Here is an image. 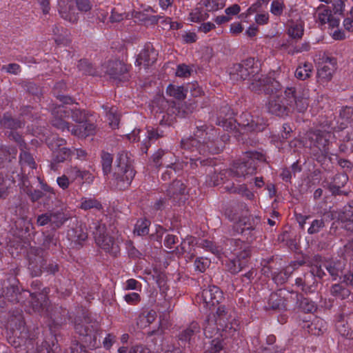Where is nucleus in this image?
<instances>
[{"label": "nucleus", "instance_id": "e433bc0d", "mask_svg": "<svg viewBox=\"0 0 353 353\" xmlns=\"http://www.w3.org/2000/svg\"><path fill=\"white\" fill-rule=\"evenodd\" d=\"M50 213L51 226L53 229L60 228L69 219V216L62 210H57Z\"/></svg>", "mask_w": 353, "mask_h": 353}, {"label": "nucleus", "instance_id": "39448f33", "mask_svg": "<svg viewBox=\"0 0 353 353\" xmlns=\"http://www.w3.org/2000/svg\"><path fill=\"white\" fill-rule=\"evenodd\" d=\"M248 206L245 203H240L225 212L227 217L234 223V228L236 233L244 234H250L254 230L253 223L250 221Z\"/></svg>", "mask_w": 353, "mask_h": 353}, {"label": "nucleus", "instance_id": "de8ad7c7", "mask_svg": "<svg viewBox=\"0 0 353 353\" xmlns=\"http://www.w3.org/2000/svg\"><path fill=\"white\" fill-rule=\"evenodd\" d=\"M71 157L72 149L65 148L64 145L54 153V160L58 163L63 162Z\"/></svg>", "mask_w": 353, "mask_h": 353}, {"label": "nucleus", "instance_id": "cd10ccee", "mask_svg": "<svg viewBox=\"0 0 353 353\" xmlns=\"http://www.w3.org/2000/svg\"><path fill=\"white\" fill-rule=\"evenodd\" d=\"M219 325L216 322L215 316L208 317L203 324V332L207 338H214L220 336L223 338H227L222 336L223 332L219 329Z\"/></svg>", "mask_w": 353, "mask_h": 353}, {"label": "nucleus", "instance_id": "c03bdc74", "mask_svg": "<svg viewBox=\"0 0 353 353\" xmlns=\"http://www.w3.org/2000/svg\"><path fill=\"white\" fill-rule=\"evenodd\" d=\"M166 92L168 94L179 100L184 99L187 94V90L183 86L174 85H169Z\"/></svg>", "mask_w": 353, "mask_h": 353}, {"label": "nucleus", "instance_id": "6e6d98bb", "mask_svg": "<svg viewBox=\"0 0 353 353\" xmlns=\"http://www.w3.org/2000/svg\"><path fill=\"white\" fill-rule=\"evenodd\" d=\"M64 173L70 181L73 182L81 178V170L77 166H70L64 170Z\"/></svg>", "mask_w": 353, "mask_h": 353}, {"label": "nucleus", "instance_id": "37998d69", "mask_svg": "<svg viewBox=\"0 0 353 353\" xmlns=\"http://www.w3.org/2000/svg\"><path fill=\"white\" fill-rule=\"evenodd\" d=\"M312 69L313 66L311 63H305L296 69L294 75L299 80H305L310 77Z\"/></svg>", "mask_w": 353, "mask_h": 353}, {"label": "nucleus", "instance_id": "f257e3e1", "mask_svg": "<svg viewBox=\"0 0 353 353\" xmlns=\"http://www.w3.org/2000/svg\"><path fill=\"white\" fill-rule=\"evenodd\" d=\"M267 105L269 112L278 117L288 115L290 109L303 112L309 105V90L301 85L287 88L284 91L281 86L274 89Z\"/></svg>", "mask_w": 353, "mask_h": 353}, {"label": "nucleus", "instance_id": "58836bf2", "mask_svg": "<svg viewBox=\"0 0 353 353\" xmlns=\"http://www.w3.org/2000/svg\"><path fill=\"white\" fill-rule=\"evenodd\" d=\"M79 208L83 210H88L90 209L101 210L102 205L94 197H82L80 200Z\"/></svg>", "mask_w": 353, "mask_h": 353}, {"label": "nucleus", "instance_id": "423d86ee", "mask_svg": "<svg viewBox=\"0 0 353 353\" xmlns=\"http://www.w3.org/2000/svg\"><path fill=\"white\" fill-rule=\"evenodd\" d=\"M265 161V156L258 152H247L244 157L234 163L231 170H228L230 176L236 177H245L255 173L258 161Z\"/></svg>", "mask_w": 353, "mask_h": 353}, {"label": "nucleus", "instance_id": "09e8293b", "mask_svg": "<svg viewBox=\"0 0 353 353\" xmlns=\"http://www.w3.org/2000/svg\"><path fill=\"white\" fill-rule=\"evenodd\" d=\"M47 144L49 148L52 151L53 154L55 153L60 148L65 145V141L57 136H52L47 139Z\"/></svg>", "mask_w": 353, "mask_h": 353}, {"label": "nucleus", "instance_id": "1a4fd4ad", "mask_svg": "<svg viewBox=\"0 0 353 353\" xmlns=\"http://www.w3.org/2000/svg\"><path fill=\"white\" fill-rule=\"evenodd\" d=\"M59 13L62 19L70 23H76L79 19V12L91 10L90 0H58Z\"/></svg>", "mask_w": 353, "mask_h": 353}, {"label": "nucleus", "instance_id": "b1692460", "mask_svg": "<svg viewBox=\"0 0 353 353\" xmlns=\"http://www.w3.org/2000/svg\"><path fill=\"white\" fill-rule=\"evenodd\" d=\"M233 112L228 105L223 106L219 113L216 124L222 126L225 130H232L236 128V120L233 119Z\"/></svg>", "mask_w": 353, "mask_h": 353}, {"label": "nucleus", "instance_id": "69168bd1", "mask_svg": "<svg viewBox=\"0 0 353 353\" xmlns=\"http://www.w3.org/2000/svg\"><path fill=\"white\" fill-rule=\"evenodd\" d=\"M37 223L39 226H44L48 224L51 225L50 213L47 212L38 216Z\"/></svg>", "mask_w": 353, "mask_h": 353}, {"label": "nucleus", "instance_id": "f03ea898", "mask_svg": "<svg viewBox=\"0 0 353 353\" xmlns=\"http://www.w3.org/2000/svg\"><path fill=\"white\" fill-rule=\"evenodd\" d=\"M196 129L194 137H190L183 139L181 143L182 148L196 153L190 157L191 166L193 164L197 166L198 161L201 164L205 162V160L196 157L197 153L203 155L207 152L218 153L223 148L222 144L218 145L216 143L218 137H216V130L215 129L210 128L207 131L208 128L205 125H198Z\"/></svg>", "mask_w": 353, "mask_h": 353}, {"label": "nucleus", "instance_id": "412c9836", "mask_svg": "<svg viewBox=\"0 0 353 353\" xmlns=\"http://www.w3.org/2000/svg\"><path fill=\"white\" fill-rule=\"evenodd\" d=\"M336 62L334 59H326V60L318 68L317 78L319 82L324 83L331 80L336 68Z\"/></svg>", "mask_w": 353, "mask_h": 353}, {"label": "nucleus", "instance_id": "49530a36", "mask_svg": "<svg viewBox=\"0 0 353 353\" xmlns=\"http://www.w3.org/2000/svg\"><path fill=\"white\" fill-rule=\"evenodd\" d=\"M229 260L227 267L228 270L232 274L239 272L245 265L244 261H239L236 257L229 256Z\"/></svg>", "mask_w": 353, "mask_h": 353}, {"label": "nucleus", "instance_id": "7c9ffc66", "mask_svg": "<svg viewBox=\"0 0 353 353\" xmlns=\"http://www.w3.org/2000/svg\"><path fill=\"white\" fill-rule=\"evenodd\" d=\"M331 296L336 299L345 300L352 294L350 290L342 285V283H335L330 286L329 290Z\"/></svg>", "mask_w": 353, "mask_h": 353}, {"label": "nucleus", "instance_id": "c756f323", "mask_svg": "<svg viewBox=\"0 0 353 353\" xmlns=\"http://www.w3.org/2000/svg\"><path fill=\"white\" fill-rule=\"evenodd\" d=\"M0 124L5 128L10 130L9 132H6V134L10 139L13 140V137L12 136H9L11 132L17 133L14 130L18 128H21L24 125V123L19 119H14L9 114H5L0 119Z\"/></svg>", "mask_w": 353, "mask_h": 353}, {"label": "nucleus", "instance_id": "052dcab7", "mask_svg": "<svg viewBox=\"0 0 353 353\" xmlns=\"http://www.w3.org/2000/svg\"><path fill=\"white\" fill-rule=\"evenodd\" d=\"M344 322V316L343 314H341L339 316V320L336 323V327L339 332L343 336L347 335L348 334V327L345 325Z\"/></svg>", "mask_w": 353, "mask_h": 353}, {"label": "nucleus", "instance_id": "4be33fe9", "mask_svg": "<svg viewBox=\"0 0 353 353\" xmlns=\"http://www.w3.org/2000/svg\"><path fill=\"white\" fill-rule=\"evenodd\" d=\"M238 124L241 130L247 132H260L264 129V123L254 121L249 112L242 113L239 119Z\"/></svg>", "mask_w": 353, "mask_h": 353}, {"label": "nucleus", "instance_id": "0eeeda50", "mask_svg": "<svg viewBox=\"0 0 353 353\" xmlns=\"http://www.w3.org/2000/svg\"><path fill=\"white\" fill-rule=\"evenodd\" d=\"M314 263L311 267V273L312 275L322 279L325 275V271L323 268L328 272L333 281L337 280L341 277L345 269V262L343 260L327 261L323 259L321 256L316 255L314 258Z\"/></svg>", "mask_w": 353, "mask_h": 353}, {"label": "nucleus", "instance_id": "bf43d9fd", "mask_svg": "<svg viewBox=\"0 0 353 353\" xmlns=\"http://www.w3.org/2000/svg\"><path fill=\"white\" fill-rule=\"evenodd\" d=\"M284 9V4L280 1H273L270 6V12L274 15L279 16L282 14Z\"/></svg>", "mask_w": 353, "mask_h": 353}, {"label": "nucleus", "instance_id": "4468645a", "mask_svg": "<svg viewBox=\"0 0 353 353\" xmlns=\"http://www.w3.org/2000/svg\"><path fill=\"white\" fill-rule=\"evenodd\" d=\"M223 299L222 291L215 285H209L197 294L196 301L204 310L210 309Z\"/></svg>", "mask_w": 353, "mask_h": 353}, {"label": "nucleus", "instance_id": "79ce46f5", "mask_svg": "<svg viewBox=\"0 0 353 353\" xmlns=\"http://www.w3.org/2000/svg\"><path fill=\"white\" fill-rule=\"evenodd\" d=\"M304 24L302 21L292 22L288 28V34L293 39H301L303 35Z\"/></svg>", "mask_w": 353, "mask_h": 353}, {"label": "nucleus", "instance_id": "dca6fc26", "mask_svg": "<svg viewBox=\"0 0 353 353\" xmlns=\"http://www.w3.org/2000/svg\"><path fill=\"white\" fill-rule=\"evenodd\" d=\"M254 64V59L250 58L242 63L234 65L229 72L230 80L236 82L246 79L250 74L255 72V70L253 68Z\"/></svg>", "mask_w": 353, "mask_h": 353}, {"label": "nucleus", "instance_id": "e2e57ef3", "mask_svg": "<svg viewBox=\"0 0 353 353\" xmlns=\"http://www.w3.org/2000/svg\"><path fill=\"white\" fill-rule=\"evenodd\" d=\"M191 74L189 67L185 64L179 65L176 71V75L180 77H187Z\"/></svg>", "mask_w": 353, "mask_h": 353}, {"label": "nucleus", "instance_id": "2f4dec72", "mask_svg": "<svg viewBox=\"0 0 353 353\" xmlns=\"http://www.w3.org/2000/svg\"><path fill=\"white\" fill-rule=\"evenodd\" d=\"M185 192V186L181 181H174L167 189L168 196L173 199L174 201H180L179 196L183 195Z\"/></svg>", "mask_w": 353, "mask_h": 353}, {"label": "nucleus", "instance_id": "603ef678", "mask_svg": "<svg viewBox=\"0 0 353 353\" xmlns=\"http://www.w3.org/2000/svg\"><path fill=\"white\" fill-rule=\"evenodd\" d=\"M112 156L108 152H103L101 154V165L103 172L105 174H108L110 172L112 163Z\"/></svg>", "mask_w": 353, "mask_h": 353}, {"label": "nucleus", "instance_id": "9b49d317", "mask_svg": "<svg viewBox=\"0 0 353 353\" xmlns=\"http://www.w3.org/2000/svg\"><path fill=\"white\" fill-rule=\"evenodd\" d=\"M90 230H92L96 243L101 249L113 255L119 252V246L114 239L106 234L105 226L98 221L93 222L90 225Z\"/></svg>", "mask_w": 353, "mask_h": 353}, {"label": "nucleus", "instance_id": "f3484780", "mask_svg": "<svg viewBox=\"0 0 353 353\" xmlns=\"http://www.w3.org/2000/svg\"><path fill=\"white\" fill-rule=\"evenodd\" d=\"M163 128H165V126L162 124L157 128H146V131L143 132L144 138L141 141V147L140 148L142 152L146 153L152 143L164 136L165 130Z\"/></svg>", "mask_w": 353, "mask_h": 353}, {"label": "nucleus", "instance_id": "a19ab883", "mask_svg": "<svg viewBox=\"0 0 353 353\" xmlns=\"http://www.w3.org/2000/svg\"><path fill=\"white\" fill-rule=\"evenodd\" d=\"M106 111V117L109 121V125L113 129L119 127V116L117 112V108L114 107L103 106Z\"/></svg>", "mask_w": 353, "mask_h": 353}, {"label": "nucleus", "instance_id": "5701e85b", "mask_svg": "<svg viewBox=\"0 0 353 353\" xmlns=\"http://www.w3.org/2000/svg\"><path fill=\"white\" fill-rule=\"evenodd\" d=\"M9 136H12L13 137V140L16 141L21 151L19 156L20 163L21 165H28L31 169L34 168L35 162L34 159L28 152L25 150L26 144L22 140L21 135L19 133H14L11 132Z\"/></svg>", "mask_w": 353, "mask_h": 353}, {"label": "nucleus", "instance_id": "4d7b16f0", "mask_svg": "<svg viewBox=\"0 0 353 353\" xmlns=\"http://www.w3.org/2000/svg\"><path fill=\"white\" fill-rule=\"evenodd\" d=\"M325 227V223L324 221L321 219H314L312 221L310 226L309 227L307 230V232L310 234H316L320 230Z\"/></svg>", "mask_w": 353, "mask_h": 353}, {"label": "nucleus", "instance_id": "8fccbe9b", "mask_svg": "<svg viewBox=\"0 0 353 353\" xmlns=\"http://www.w3.org/2000/svg\"><path fill=\"white\" fill-rule=\"evenodd\" d=\"M347 181V176L345 174H336L334 179L333 184L331 185L330 189L333 193H336L341 187L344 186V185Z\"/></svg>", "mask_w": 353, "mask_h": 353}, {"label": "nucleus", "instance_id": "393cba45", "mask_svg": "<svg viewBox=\"0 0 353 353\" xmlns=\"http://www.w3.org/2000/svg\"><path fill=\"white\" fill-rule=\"evenodd\" d=\"M53 114L54 118L63 119V117H70L77 123H80L84 122V114L79 110L70 109L65 106H59L56 110H54Z\"/></svg>", "mask_w": 353, "mask_h": 353}, {"label": "nucleus", "instance_id": "a878e982", "mask_svg": "<svg viewBox=\"0 0 353 353\" xmlns=\"http://www.w3.org/2000/svg\"><path fill=\"white\" fill-rule=\"evenodd\" d=\"M230 176L228 170H223L221 168L210 167L205 183L208 186H216L223 183L224 179Z\"/></svg>", "mask_w": 353, "mask_h": 353}, {"label": "nucleus", "instance_id": "9d476101", "mask_svg": "<svg viewBox=\"0 0 353 353\" xmlns=\"http://www.w3.org/2000/svg\"><path fill=\"white\" fill-rule=\"evenodd\" d=\"M74 329L90 348L99 346L100 340L98 339V336L100 334V329L98 321H92L89 318L78 319L75 322Z\"/></svg>", "mask_w": 353, "mask_h": 353}, {"label": "nucleus", "instance_id": "7ed1b4c3", "mask_svg": "<svg viewBox=\"0 0 353 353\" xmlns=\"http://www.w3.org/2000/svg\"><path fill=\"white\" fill-rule=\"evenodd\" d=\"M332 137L333 133L329 126H322L307 132L306 144L317 160L329 154V145Z\"/></svg>", "mask_w": 353, "mask_h": 353}, {"label": "nucleus", "instance_id": "680f3d73", "mask_svg": "<svg viewBox=\"0 0 353 353\" xmlns=\"http://www.w3.org/2000/svg\"><path fill=\"white\" fill-rule=\"evenodd\" d=\"M124 300L131 305H134L141 301L140 295L137 292H131L124 296Z\"/></svg>", "mask_w": 353, "mask_h": 353}, {"label": "nucleus", "instance_id": "a18cd8bd", "mask_svg": "<svg viewBox=\"0 0 353 353\" xmlns=\"http://www.w3.org/2000/svg\"><path fill=\"white\" fill-rule=\"evenodd\" d=\"M150 221L148 219H139L137 221L134 232L139 236H145L149 232Z\"/></svg>", "mask_w": 353, "mask_h": 353}, {"label": "nucleus", "instance_id": "bb28decb", "mask_svg": "<svg viewBox=\"0 0 353 353\" xmlns=\"http://www.w3.org/2000/svg\"><path fill=\"white\" fill-rule=\"evenodd\" d=\"M199 327L196 323H192L188 327L181 331L179 334V340L184 347L188 344L190 347L195 343L196 334L199 332Z\"/></svg>", "mask_w": 353, "mask_h": 353}, {"label": "nucleus", "instance_id": "0e129e2a", "mask_svg": "<svg viewBox=\"0 0 353 353\" xmlns=\"http://www.w3.org/2000/svg\"><path fill=\"white\" fill-rule=\"evenodd\" d=\"M141 285L139 281L134 279H128L125 283L124 289L125 290H141Z\"/></svg>", "mask_w": 353, "mask_h": 353}, {"label": "nucleus", "instance_id": "72a5a7b5", "mask_svg": "<svg viewBox=\"0 0 353 353\" xmlns=\"http://www.w3.org/2000/svg\"><path fill=\"white\" fill-rule=\"evenodd\" d=\"M225 189L230 193L239 194L248 200H254L255 196L254 192L250 190L245 184L239 186H234V184L230 186L226 185Z\"/></svg>", "mask_w": 353, "mask_h": 353}, {"label": "nucleus", "instance_id": "aec40b11", "mask_svg": "<svg viewBox=\"0 0 353 353\" xmlns=\"http://www.w3.org/2000/svg\"><path fill=\"white\" fill-rule=\"evenodd\" d=\"M128 66L119 60L110 61L106 66V73L112 79L119 81L125 80Z\"/></svg>", "mask_w": 353, "mask_h": 353}, {"label": "nucleus", "instance_id": "864d4df0", "mask_svg": "<svg viewBox=\"0 0 353 353\" xmlns=\"http://www.w3.org/2000/svg\"><path fill=\"white\" fill-rule=\"evenodd\" d=\"M332 12L330 10L324 8H319L317 12V22L320 26L327 24Z\"/></svg>", "mask_w": 353, "mask_h": 353}, {"label": "nucleus", "instance_id": "f704fd0d", "mask_svg": "<svg viewBox=\"0 0 353 353\" xmlns=\"http://www.w3.org/2000/svg\"><path fill=\"white\" fill-rule=\"evenodd\" d=\"M204 7L201 5V1L197 4L189 14V19L192 22L197 23L203 21L209 18V14L203 10Z\"/></svg>", "mask_w": 353, "mask_h": 353}, {"label": "nucleus", "instance_id": "4c0bfd02", "mask_svg": "<svg viewBox=\"0 0 353 353\" xmlns=\"http://www.w3.org/2000/svg\"><path fill=\"white\" fill-rule=\"evenodd\" d=\"M199 246L217 256H219L223 252V248L221 245H216L213 241L207 239L201 240L199 243Z\"/></svg>", "mask_w": 353, "mask_h": 353}, {"label": "nucleus", "instance_id": "ddd939ff", "mask_svg": "<svg viewBox=\"0 0 353 353\" xmlns=\"http://www.w3.org/2000/svg\"><path fill=\"white\" fill-rule=\"evenodd\" d=\"M217 316L215 317L216 322L221 329L222 336L232 337L237 331L238 324L231 315L229 310L225 305H220L216 311Z\"/></svg>", "mask_w": 353, "mask_h": 353}, {"label": "nucleus", "instance_id": "a211bd4d", "mask_svg": "<svg viewBox=\"0 0 353 353\" xmlns=\"http://www.w3.org/2000/svg\"><path fill=\"white\" fill-rule=\"evenodd\" d=\"M158 53L152 43H146L137 56L135 61L137 65H143L148 67L153 64L157 58Z\"/></svg>", "mask_w": 353, "mask_h": 353}, {"label": "nucleus", "instance_id": "5fc2aeb1", "mask_svg": "<svg viewBox=\"0 0 353 353\" xmlns=\"http://www.w3.org/2000/svg\"><path fill=\"white\" fill-rule=\"evenodd\" d=\"M310 44L309 42H303L302 43L296 44L295 46H292L289 50L288 53L294 55L298 53H302L305 52H308L310 50Z\"/></svg>", "mask_w": 353, "mask_h": 353}, {"label": "nucleus", "instance_id": "473e14b6", "mask_svg": "<svg viewBox=\"0 0 353 353\" xmlns=\"http://www.w3.org/2000/svg\"><path fill=\"white\" fill-rule=\"evenodd\" d=\"M279 294L272 293L270 296L268 304L265 305L266 310H281L285 307V301L281 296V290Z\"/></svg>", "mask_w": 353, "mask_h": 353}, {"label": "nucleus", "instance_id": "3c124183", "mask_svg": "<svg viewBox=\"0 0 353 353\" xmlns=\"http://www.w3.org/2000/svg\"><path fill=\"white\" fill-rule=\"evenodd\" d=\"M77 67L80 71L83 72V74L92 76L99 75V73L93 68L92 64H90L87 60H81Z\"/></svg>", "mask_w": 353, "mask_h": 353}, {"label": "nucleus", "instance_id": "ea45409f", "mask_svg": "<svg viewBox=\"0 0 353 353\" xmlns=\"http://www.w3.org/2000/svg\"><path fill=\"white\" fill-rule=\"evenodd\" d=\"M201 5L206 8V12H215L223 8L225 6V0H201Z\"/></svg>", "mask_w": 353, "mask_h": 353}, {"label": "nucleus", "instance_id": "774afa93", "mask_svg": "<svg viewBox=\"0 0 353 353\" xmlns=\"http://www.w3.org/2000/svg\"><path fill=\"white\" fill-rule=\"evenodd\" d=\"M178 242V237L173 234H167L164 239V245L169 249L173 248L174 245Z\"/></svg>", "mask_w": 353, "mask_h": 353}, {"label": "nucleus", "instance_id": "c9c22d12", "mask_svg": "<svg viewBox=\"0 0 353 353\" xmlns=\"http://www.w3.org/2000/svg\"><path fill=\"white\" fill-rule=\"evenodd\" d=\"M298 307L304 312H313L316 310V307L314 301L303 297L301 294H296Z\"/></svg>", "mask_w": 353, "mask_h": 353}, {"label": "nucleus", "instance_id": "2eb2a0df", "mask_svg": "<svg viewBox=\"0 0 353 353\" xmlns=\"http://www.w3.org/2000/svg\"><path fill=\"white\" fill-rule=\"evenodd\" d=\"M279 87L280 83L274 78L259 74L253 76V79L249 86L252 91L263 92L266 94H272L274 89H277Z\"/></svg>", "mask_w": 353, "mask_h": 353}, {"label": "nucleus", "instance_id": "f8f14e48", "mask_svg": "<svg viewBox=\"0 0 353 353\" xmlns=\"http://www.w3.org/2000/svg\"><path fill=\"white\" fill-rule=\"evenodd\" d=\"M52 122L53 126L57 129L63 132H70L72 134L81 138L93 134L95 130L94 124L87 121L72 126H70L69 123L65 120L57 117L54 119Z\"/></svg>", "mask_w": 353, "mask_h": 353}, {"label": "nucleus", "instance_id": "20e7f679", "mask_svg": "<svg viewBox=\"0 0 353 353\" xmlns=\"http://www.w3.org/2000/svg\"><path fill=\"white\" fill-rule=\"evenodd\" d=\"M135 171L127 152L118 153L113 172V183L120 190L128 188L132 183Z\"/></svg>", "mask_w": 353, "mask_h": 353}, {"label": "nucleus", "instance_id": "c85d7f7f", "mask_svg": "<svg viewBox=\"0 0 353 353\" xmlns=\"http://www.w3.org/2000/svg\"><path fill=\"white\" fill-rule=\"evenodd\" d=\"M341 226L347 231L353 232V207L345 206L339 214Z\"/></svg>", "mask_w": 353, "mask_h": 353}, {"label": "nucleus", "instance_id": "6e6552de", "mask_svg": "<svg viewBox=\"0 0 353 353\" xmlns=\"http://www.w3.org/2000/svg\"><path fill=\"white\" fill-rule=\"evenodd\" d=\"M152 161L157 168L164 166L166 170L162 174V179L167 181L173 177V173H178L182 170L188 163L176 161L175 155L171 152L159 150L152 156Z\"/></svg>", "mask_w": 353, "mask_h": 353}, {"label": "nucleus", "instance_id": "338daca9", "mask_svg": "<svg viewBox=\"0 0 353 353\" xmlns=\"http://www.w3.org/2000/svg\"><path fill=\"white\" fill-rule=\"evenodd\" d=\"M70 232L72 234H75L74 236V240L78 241L79 243L84 241L88 237L87 234L83 232L81 229H73Z\"/></svg>", "mask_w": 353, "mask_h": 353}, {"label": "nucleus", "instance_id": "13d9d810", "mask_svg": "<svg viewBox=\"0 0 353 353\" xmlns=\"http://www.w3.org/2000/svg\"><path fill=\"white\" fill-rule=\"evenodd\" d=\"M210 262L203 257L197 258L194 261V269L199 272H204L208 268Z\"/></svg>", "mask_w": 353, "mask_h": 353}, {"label": "nucleus", "instance_id": "6ab92c4d", "mask_svg": "<svg viewBox=\"0 0 353 353\" xmlns=\"http://www.w3.org/2000/svg\"><path fill=\"white\" fill-rule=\"evenodd\" d=\"M229 243L230 256L236 257L239 261L249 256L250 250L248 243L239 239H230Z\"/></svg>", "mask_w": 353, "mask_h": 353}]
</instances>
